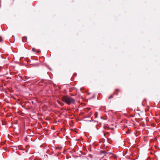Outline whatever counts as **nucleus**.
<instances>
[{
  "instance_id": "obj_7",
  "label": "nucleus",
  "mask_w": 160,
  "mask_h": 160,
  "mask_svg": "<svg viewBox=\"0 0 160 160\" xmlns=\"http://www.w3.org/2000/svg\"><path fill=\"white\" fill-rule=\"evenodd\" d=\"M32 50H33V51H34V48H32Z\"/></svg>"
},
{
  "instance_id": "obj_2",
  "label": "nucleus",
  "mask_w": 160,
  "mask_h": 160,
  "mask_svg": "<svg viewBox=\"0 0 160 160\" xmlns=\"http://www.w3.org/2000/svg\"><path fill=\"white\" fill-rule=\"evenodd\" d=\"M101 153H104L105 154V155L106 156L108 154L109 155H111L112 153L110 152H107L105 151H101Z\"/></svg>"
},
{
  "instance_id": "obj_3",
  "label": "nucleus",
  "mask_w": 160,
  "mask_h": 160,
  "mask_svg": "<svg viewBox=\"0 0 160 160\" xmlns=\"http://www.w3.org/2000/svg\"><path fill=\"white\" fill-rule=\"evenodd\" d=\"M21 78L22 80H27L31 78L28 77L27 76H23V77H22Z\"/></svg>"
},
{
  "instance_id": "obj_6",
  "label": "nucleus",
  "mask_w": 160,
  "mask_h": 160,
  "mask_svg": "<svg viewBox=\"0 0 160 160\" xmlns=\"http://www.w3.org/2000/svg\"><path fill=\"white\" fill-rule=\"evenodd\" d=\"M2 38L1 37H0V42H1L2 41Z\"/></svg>"
},
{
  "instance_id": "obj_5",
  "label": "nucleus",
  "mask_w": 160,
  "mask_h": 160,
  "mask_svg": "<svg viewBox=\"0 0 160 160\" xmlns=\"http://www.w3.org/2000/svg\"><path fill=\"white\" fill-rule=\"evenodd\" d=\"M113 97V95H111L110 96H109V97H108V99H111V98H112Z\"/></svg>"
},
{
  "instance_id": "obj_4",
  "label": "nucleus",
  "mask_w": 160,
  "mask_h": 160,
  "mask_svg": "<svg viewBox=\"0 0 160 160\" xmlns=\"http://www.w3.org/2000/svg\"><path fill=\"white\" fill-rule=\"evenodd\" d=\"M98 117V113L96 112L95 115V118H97Z\"/></svg>"
},
{
  "instance_id": "obj_1",
  "label": "nucleus",
  "mask_w": 160,
  "mask_h": 160,
  "mask_svg": "<svg viewBox=\"0 0 160 160\" xmlns=\"http://www.w3.org/2000/svg\"><path fill=\"white\" fill-rule=\"evenodd\" d=\"M62 101L68 105L73 103L75 101V100L72 97L68 96H64L62 97Z\"/></svg>"
}]
</instances>
